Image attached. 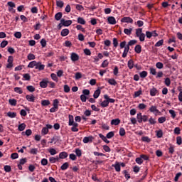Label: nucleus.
<instances>
[{"mask_svg": "<svg viewBox=\"0 0 182 182\" xmlns=\"http://www.w3.org/2000/svg\"><path fill=\"white\" fill-rule=\"evenodd\" d=\"M163 43H164V40H159L158 42L156 43L155 46L156 48H159L160 46H162Z\"/></svg>", "mask_w": 182, "mask_h": 182, "instance_id": "45", "label": "nucleus"}, {"mask_svg": "<svg viewBox=\"0 0 182 182\" xmlns=\"http://www.w3.org/2000/svg\"><path fill=\"white\" fill-rule=\"evenodd\" d=\"M158 122L160 124H163L164 123V122H166V117H161L158 119Z\"/></svg>", "mask_w": 182, "mask_h": 182, "instance_id": "62", "label": "nucleus"}, {"mask_svg": "<svg viewBox=\"0 0 182 182\" xmlns=\"http://www.w3.org/2000/svg\"><path fill=\"white\" fill-rule=\"evenodd\" d=\"M136 43H137L136 40H131L128 42L127 46L130 48V46H133V45H136Z\"/></svg>", "mask_w": 182, "mask_h": 182, "instance_id": "41", "label": "nucleus"}, {"mask_svg": "<svg viewBox=\"0 0 182 182\" xmlns=\"http://www.w3.org/2000/svg\"><path fill=\"white\" fill-rule=\"evenodd\" d=\"M11 170H12V168H11V166L9 165L4 166V171H6V173H10Z\"/></svg>", "mask_w": 182, "mask_h": 182, "instance_id": "57", "label": "nucleus"}, {"mask_svg": "<svg viewBox=\"0 0 182 182\" xmlns=\"http://www.w3.org/2000/svg\"><path fill=\"white\" fill-rule=\"evenodd\" d=\"M36 69H37L38 70H39L40 72L41 70H45V65L42 64L41 62H38L37 63V65L36 67Z\"/></svg>", "mask_w": 182, "mask_h": 182, "instance_id": "7", "label": "nucleus"}, {"mask_svg": "<svg viewBox=\"0 0 182 182\" xmlns=\"http://www.w3.org/2000/svg\"><path fill=\"white\" fill-rule=\"evenodd\" d=\"M129 50H130V47H129V46L124 47V50L122 53V58H127V53H129Z\"/></svg>", "mask_w": 182, "mask_h": 182, "instance_id": "12", "label": "nucleus"}, {"mask_svg": "<svg viewBox=\"0 0 182 182\" xmlns=\"http://www.w3.org/2000/svg\"><path fill=\"white\" fill-rule=\"evenodd\" d=\"M147 74H148L147 71H142V72L139 73V76L142 79H144L145 77H147Z\"/></svg>", "mask_w": 182, "mask_h": 182, "instance_id": "43", "label": "nucleus"}, {"mask_svg": "<svg viewBox=\"0 0 182 182\" xmlns=\"http://www.w3.org/2000/svg\"><path fill=\"white\" fill-rule=\"evenodd\" d=\"M48 152L51 156H55V154H58V151H56V149L53 148L48 149Z\"/></svg>", "mask_w": 182, "mask_h": 182, "instance_id": "40", "label": "nucleus"}, {"mask_svg": "<svg viewBox=\"0 0 182 182\" xmlns=\"http://www.w3.org/2000/svg\"><path fill=\"white\" fill-rule=\"evenodd\" d=\"M18 129L19 132H23V130H25V129H26V124L25 123H22L18 125Z\"/></svg>", "mask_w": 182, "mask_h": 182, "instance_id": "27", "label": "nucleus"}, {"mask_svg": "<svg viewBox=\"0 0 182 182\" xmlns=\"http://www.w3.org/2000/svg\"><path fill=\"white\" fill-rule=\"evenodd\" d=\"M146 107H147V105H146V104H144V103H140L137 106V108L139 110H144V109H146Z\"/></svg>", "mask_w": 182, "mask_h": 182, "instance_id": "26", "label": "nucleus"}, {"mask_svg": "<svg viewBox=\"0 0 182 182\" xmlns=\"http://www.w3.org/2000/svg\"><path fill=\"white\" fill-rule=\"evenodd\" d=\"M75 9H77V11H85V8L80 4H76Z\"/></svg>", "mask_w": 182, "mask_h": 182, "instance_id": "48", "label": "nucleus"}, {"mask_svg": "<svg viewBox=\"0 0 182 182\" xmlns=\"http://www.w3.org/2000/svg\"><path fill=\"white\" fill-rule=\"evenodd\" d=\"M120 119L117 118L111 120V125L112 126H119L120 124Z\"/></svg>", "mask_w": 182, "mask_h": 182, "instance_id": "10", "label": "nucleus"}, {"mask_svg": "<svg viewBox=\"0 0 182 182\" xmlns=\"http://www.w3.org/2000/svg\"><path fill=\"white\" fill-rule=\"evenodd\" d=\"M77 23H80V25H86V21L83 17H78L77 18Z\"/></svg>", "mask_w": 182, "mask_h": 182, "instance_id": "16", "label": "nucleus"}, {"mask_svg": "<svg viewBox=\"0 0 182 182\" xmlns=\"http://www.w3.org/2000/svg\"><path fill=\"white\" fill-rule=\"evenodd\" d=\"M36 57H35V55L32 53H29L27 56V59L28 60H34V59H36Z\"/></svg>", "mask_w": 182, "mask_h": 182, "instance_id": "52", "label": "nucleus"}, {"mask_svg": "<svg viewBox=\"0 0 182 182\" xmlns=\"http://www.w3.org/2000/svg\"><path fill=\"white\" fill-rule=\"evenodd\" d=\"M23 77L24 80H31V75L29 73L23 74Z\"/></svg>", "mask_w": 182, "mask_h": 182, "instance_id": "46", "label": "nucleus"}, {"mask_svg": "<svg viewBox=\"0 0 182 182\" xmlns=\"http://www.w3.org/2000/svg\"><path fill=\"white\" fill-rule=\"evenodd\" d=\"M119 136H121L122 137H123V136H126V130L124 129V128H120L119 129Z\"/></svg>", "mask_w": 182, "mask_h": 182, "instance_id": "44", "label": "nucleus"}, {"mask_svg": "<svg viewBox=\"0 0 182 182\" xmlns=\"http://www.w3.org/2000/svg\"><path fill=\"white\" fill-rule=\"evenodd\" d=\"M107 21H108V23H109V25H116L117 23L116 18H114V16H109L107 18Z\"/></svg>", "mask_w": 182, "mask_h": 182, "instance_id": "8", "label": "nucleus"}, {"mask_svg": "<svg viewBox=\"0 0 182 182\" xmlns=\"http://www.w3.org/2000/svg\"><path fill=\"white\" fill-rule=\"evenodd\" d=\"M68 119H69L68 125L73 126V123H75V119L73 118V115L70 114L68 116Z\"/></svg>", "mask_w": 182, "mask_h": 182, "instance_id": "20", "label": "nucleus"}, {"mask_svg": "<svg viewBox=\"0 0 182 182\" xmlns=\"http://www.w3.org/2000/svg\"><path fill=\"white\" fill-rule=\"evenodd\" d=\"M7 116L11 119H15L16 117V112H7Z\"/></svg>", "mask_w": 182, "mask_h": 182, "instance_id": "31", "label": "nucleus"}, {"mask_svg": "<svg viewBox=\"0 0 182 182\" xmlns=\"http://www.w3.org/2000/svg\"><path fill=\"white\" fill-rule=\"evenodd\" d=\"M121 22L124 23H133V18L131 17H124L121 19Z\"/></svg>", "mask_w": 182, "mask_h": 182, "instance_id": "3", "label": "nucleus"}, {"mask_svg": "<svg viewBox=\"0 0 182 182\" xmlns=\"http://www.w3.org/2000/svg\"><path fill=\"white\" fill-rule=\"evenodd\" d=\"M168 153L170 154H174V146L170 145V147L168 148Z\"/></svg>", "mask_w": 182, "mask_h": 182, "instance_id": "61", "label": "nucleus"}, {"mask_svg": "<svg viewBox=\"0 0 182 182\" xmlns=\"http://www.w3.org/2000/svg\"><path fill=\"white\" fill-rule=\"evenodd\" d=\"M156 67L157 69H163V68H164V65L161 62H158L156 64Z\"/></svg>", "mask_w": 182, "mask_h": 182, "instance_id": "49", "label": "nucleus"}, {"mask_svg": "<svg viewBox=\"0 0 182 182\" xmlns=\"http://www.w3.org/2000/svg\"><path fill=\"white\" fill-rule=\"evenodd\" d=\"M14 92H16V93H18V95H22V93H23V90L19 87H14Z\"/></svg>", "mask_w": 182, "mask_h": 182, "instance_id": "32", "label": "nucleus"}, {"mask_svg": "<svg viewBox=\"0 0 182 182\" xmlns=\"http://www.w3.org/2000/svg\"><path fill=\"white\" fill-rule=\"evenodd\" d=\"M134 51L136 53H141V45H136L134 48Z\"/></svg>", "mask_w": 182, "mask_h": 182, "instance_id": "25", "label": "nucleus"}, {"mask_svg": "<svg viewBox=\"0 0 182 182\" xmlns=\"http://www.w3.org/2000/svg\"><path fill=\"white\" fill-rule=\"evenodd\" d=\"M53 107H55V109H59V100L58 99H55L53 100Z\"/></svg>", "mask_w": 182, "mask_h": 182, "instance_id": "29", "label": "nucleus"}, {"mask_svg": "<svg viewBox=\"0 0 182 182\" xmlns=\"http://www.w3.org/2000/svg\"><path fill=\"white\" fill-rule=\"evenodd\" d=\"M69 168V163L65 162L61 166L60 169L63 171L68 170Z\"/></svg>", "mask_w": 182, "mask_h": 182, "instance_id": "28", "label": "nucleus"}, {"mask_svg": "<svg viewBox=\"0 0 182 182\" xmlns=\"http://www.w3.org/2000/svg\"><path fill=\"white\" fill-rule=\"evenodd\" d=\"M112 167L114 168L115 171L119 172L121 170L120 164H119V162H116L115 164H113Z\"/></svg>", "mask_w": 182, "mask_h": 182, "instance_id": "22", "label": "nucleus"}, {"mask_svg": "<svg viewBox=\"0 0 182 182\" xmlns=\"http://www.w3.org/2000/svg\"><path fill=\"white\" fill-rule=\"evenodd\" d=\"M50 105V101L49 100H43L41 101L42 106H49Z\"/></svg>", "mask_w": 182, "mask_h": 182, "instance_id": "36", "label": "nucleus"}, {"mask_svg": "<svg viewBox=\"0 0 182 182\" xmlns=\"http://www.w3.org/2000/svg\"><path fill=\"white\" fill-rule=\"evenodd\" d=\"M107 139H112V137H114V132H109L107 134L106 136Z\"/></svg>", "mask_w": 182, "mask_h": 182, "instance_id": "51", "label": "nucleus"}, {"mask_svg": "<svg viewBox=\"0 0 182 182\" xmlns=\"http://www.w3.org/2000/svg\"><path fill=\"white\" fill-rule=\"evenodd\" d=\"M69 33H70L69 29L64 28L61 31L60 35H61V36L65 37V36H68V35H69Z\"/></svg>", "mask_w": 182, "mask_h": 182, "instance_id": "14", "label": "nucleus"}, {"mask_svg": "<svg viewBox=\"0 0 182 182\" xmlns=\"http://www.w3.org/2000/svg\"><path fill=\"white\" fill-rule=\"evenodd\" d=\"M149 112L154 113L155 116H161V112L157 109L156 105H151L149 108Z\"/></svg>", "mask_w": 182, "mask_h": 182, "instance_id": "1", "label": "nucleus"}, {"mask_svg": "<svg viewBox=\"0 0 182 182\" xmlns=\"http://www.w3.org/2000/svg\"><path fill=\"white\" fill-rule=\"evenodd\" d=\"M137 38H139L140 42H144V39H146V34H144V33L142 34H141L139 36H138Z\"/></svg>", "mask_w": 182, "mask_h": 182, "instance_id": "53", "label": "nucleus"}, {"mask_svg": "<svg viewBox=\"0 0 182 182\" xmlns=\"http://www.w3.org/2000/svg\"><path fill=\"white\" fill-rule=\"evenodd\" d=\"M108 66H109V61H107V60H105L101 65V68H107Z\"/></svg>", "mask_w": 182, "mask_h": 182, "instance_id": "54", "label": "nucleus"}, {"mask_svg": "<svg viewBox=\"0 0 182 182\" xmlns=\"http://www.w3.org/2000/svg\"><path fill=\"white\" fill-rule=\"evenodd\" d=\"M60 21H61L63 26H66V27L70 26V25H72V23H73L72 20H65V18H61Z\"/></svg>", "mask_w": 182, "mask_h": 182, "instance_id": "4", "label": "nucleus"}, {"mask_svg": "<svg viewBox=\"0 0 182 182\" xmlns=\"http://www.w3.org/2000/svg\"><path fill=\"white\" fill-rule=\"evenodd\" d=\"M104 99H105V100H108V103H114L116 102V100L110 98L107 95H104Z\"/></svg>", "mask_w": 182, "mask_h": 182, "instance_id": "13", "label": "nucleus"}, {"mask_svg": "<svg viewBox=\"0 0 182 182\" xmlns=\"http://www.w3.org/2000/svg\"><path fill=\"white\" fill-rule=\"evenodd\" d=\"M26 134L28 137L32 134V130L31 129H26L25 132H22V134Z\"/></svg>", "mask_w": 182, "mask_h": 182, "instance_id": "55", "label": "nucleus"}, {"mask_svg": "<svg viewBox=\"0 0 182 182\" xmlns=\"http://www.w3.org/2000/svg\"><path fill=\"white\" fill-rule=\"evenodd\" d=\"M164 83L166 86H170V85H171V80L168 77H166L165 79Z\"/></svg>", "mask_w": 182, "mask_h": 182, "instance_id": "60", "label": "nucleus"}, {"mask_svg": "<svg viewBox=\"0 0 182 182\" xmlns=\"http://www.w3.org/2000/svg\"><path fill=\"white\" fill-rule=\"evenodd\" d=\"M101 107H107L109 106V101L107 100H104L100 104Z\"/></svg>", "mask_w": 182, "mask_h": 182, "instance_id": "37", "label": "nucleus"}, {"mask_svg": "<svg viewBox=\"0 0 182 182\" xmlns=\"http://www.w3.org/2000/svg\"><path fill=\"white\" fill-rule=\"evenodd\" d=\"M56 5L58 8H63V5H65V3H63L62 0H57Z\"/></svg>", "mask_w": 182, "mask_h": 182, "instance_id": "34", "label": "nucleus"}, {"mask_svg": "<svg viewBox=\"0 0 182 182\" xmlns=\"http://www.w3.org/2000/svg\"><path fill=\"white\" fill-rule=\"evenodd\" d=\"M101 93H102V90L100 89V87H98L97 90L94 92V94H93L94 99H97L100 96Z\"/></svg>", "mask_w": 182, "mask_h": 182, "instance_id": "6", "label": "nucleus"}, {"mask_svg": "<svg viewBox=\"0 0 182 182\" xmlns=\"http://www.w3.org/2000/svg\"><path fill=\"white\" fill-rule=\"evenodd\" d=\"M155 133H156V136L158 139H161L163 137V130L159 129L158 131H156Z\"/></svg>", "mask_w": 182, "mask_h": 182, "instance_id": "33", "label": "nucleus"}, {"mask_svg": "<svg viewBox=\"0 0 182 182\" xmlns=\"http://www.w3.org/2000/svg\"><path fill=\"white\" fill-rule=\"evenodd\" d=\"M82 141L85 144L92 143V141H93V136H85V137H84Z\"/></svg>", "mask_w": 182, "mask_h": 182, "instance_id": "9", "label": "nucleus"}, {"mask_svg": "<svg viewBox=\"0 0 182 182\" xmlns=\"http://www.w3.org/2000/svg\"><path fill=\"white\" fill-rule=\"evenodd\" d=\"M132 32H133V28H132L124 29V33H125V35H127L128 36H130V35H132Z\"/></svg>", "mask_w": 182, "mask_h": 182, "instance_id": "19", "label": "nucleus"}, {"mask_svg": "<svg viewBox=\"0 0 182 182\" xmlns=\"http://www.w3.org/2000/svg\"><path fill=\"white\" fill-rule=\"evenodd\" d=\"M41 165L42 166H48V159H45V158L41 159Z\"/></svg>", "mask_w": 182, "mask_h": 182, "instance_id": "64", "label": "nucleus"}, {"mask_svg": "<svg viewBox=\"0 0 182 182\" xmlns=\"http://www.w3.org/2000/svg\"><path fill=\"white\" fill-rule=\"evenodd\" d=\"M136 119H137L139 123H141V120L143 119V115H141V112L137 114Z\"/></svg>", "mask_w": 182, "mask_h": 182, "instance_id": "50", "label": "nucleus"}, {"mask_svg": "<svg viewBox=\"0 0 182 182\" xmlns=\"http://www.w3.org/2000/svg\"><path fill=\"white\" fill-rule=\"evenodd\" d=\"M59 139L60 137L58 136H55L51 139V141H50V143H53V141H55V144H56V143H58V141H59Z\"/></svg>", "mask_w": 182, "mask_h": 182, "instance_id": "38", "label": "nucleus"}, {"mask_svg": "<svg viewBox=\"0 0 182 182\" xmlns=\"http://www.w3.org/2000/svg\"><path fill=\"white\" fill-rule=\"evenodd\" d=\"M176 144H178V146H181V144H182L181 136H177L176 137Z\"/></svg>", "mask_w": 182, "mask_h": 182, "instance_id": "59", "label": "nucleus"}, {"mask_svg": "<svg viewBox=\"0 0 182 182\" xmlns=\"http://www.w3.org/2000/svg\"><path fill=\"white\" fill-rule=\"evenodd\" d=\"M107 82L109 84H110L112 86H116V85H117V82H116V80L111 78V79H108Z\"/></svg>", "mask_w": 182, "mask_h": 182, "instance_id": "24", "label": "nucleus"}, {"mask_svg": "<svg viewBox=\"0 0 182 182\" xmlns=\"http://www.w3.org/2000/svg\"><path fill=\"white\" fill-rule=\"evenodd\" d=\"M129 69H133L134 68V62L133 60H129L127 63Z\"/></svg>", "mask_w": 182, "mask_h": 182, "instance_id": "30", "label": "nucleus"}, {"mask_svg": "<svg viewBox=\"0 0 182 182\" xmlns=\"http://www.w3.org/2000/svg\"><path fill=\"white\" fill-rule=\"evenodd\" d=\"M99 137H100V139H102V140H103L105 143H107V144H109V143H110V141L107 140V137L105 136V135L99 134Z\"/></svg>", "mask_w": 182, "mask_h": 182, "instance_id": "23", "label": "nucleus"}, {"mask_svg": "<svg viewBox=\"0 0 182 182\" xmlns=\"http://www.w3.org/2000/svg\"><path fill=\"white\" fill-rule=\"evenodd\" d=\"M70 59L73 62H77V60H79V55H77L76 53H72Z\"/></svg>", "mask_w": 182, "mask_h": 182, "instance_id": "5", "label": "nucleus"}, {"mask_svg": "<svg viewBox=\"0 0 182 182\" xmlns=\"http://www.w3.org/2000/svg\"><path fill=\"white\" fill-rule=\"evenodd\" d=\"M68 156V152L63 151L59 154V159H67Z\"/></svg>", "mask_w": 182, "mask_h": 182, "instance_id": "21", "label": "nucleus"}, {"mask_svg": "<svg viewBox=\"0 0 182 182\" xmlns=\"http://www.w3.org/2000/svg\"><path fill=\"white\" fill-rule=\"evenodd\" d=\"M26 89H27V90H28V92H31V93L33 92H35V88H34V87L32 86V85H28V86H27V87H26Z\"/></svg>", "mask_w": 182, "mask_h": 182, "instance_id": "58", "label": "nucleus"}, {"mask_svg": "<svg viewBox=\"0 0 182 182\" xmlns=\"http://www.w3.org/2000/svg\"><path fill=\"white\" fill-rule=\"evenodd\" d=\"M143 91H141V89H140L138 91H136L134 95V97H139L141 95H142Z\"/></svg>", "mask_w": 182, "mask_h": 182, "instance_id": "47", "label": "nucleus"}, {"mask_svg": "<svg viewBox=\"0 0 182 182\" xmlns=\"http://www.w3.org/2000/svg\"><path fill=\"white\" fill-rule=\"evenodd\" d=\"M37 65H38V62H36L35 60L34 61H31L28 65V68H31V69H33V68H35V69H36Z\"/></svg>", "mask_w": 182, "mask_h": 182, "instance_id": "15", "label": "nucleus"}, {"mask_svg": "<svg viewBox=\"0 0 182 182\" xmlns=\"http://www.w3.org/2000/svg\"><path fill=\"white\" fill-rule=\"evenodd\" d=\"M26 99L28 102H31L32 103L35 102V97L33 95H27Z\"/></svg>", "mask_w": 182, "mask_h": 182, "instance_id": "11", "label": "nucleus"}, {"mask_svg": "<svg viewBox=\"0 0 182 182\" xmlns=\"http://www.w3.org/2000/svg\"><path fill=\"white\" fill-rule=\"evenodd\" d=\"M50 77L53 79V80H54V82H59V79L58 78V75H56V74L51 73Z\"/></svg>", "mask_w": 182, "mask_h": 182, "instance_id": "42", "label": "nucleus"}, {"mask_svg": "<svg viewBox=\"0 0 182 182\" xmlns=\"http://www.w3.org/2000/svg\"><path fill=\"white\" fill-rule=\"evenodd\" d=\"M9 103L11 106H16V100H15V99H10L9 100Z\"/></svg>", "mask_w": 182, "mask_h": 182, "instance_id": "56", "label": "nucleus"}, {"mask_svg": "<svg viewBox=\"0 0 182 182\" xmlns=\"http://www.w3.org/2000/svg\"><path fill=\"white\" fill-rule=\"evenodd\" d=\"M49 83V80L48 78L42 80V81L40 82V86L42 87V89H46V87H48V84Z\"/></svg>", "mask_w": 182, "mask_h": 182, "instance_id": "2", "label": "nucleus"}, {"mask_svg": "<svg viewBox=\"0 0 182 182\" xmlns=\"http://www.w3.org/2000/svg\"><path fill=\"white\" fill-rule=\"evenodd\" d=\"M122 174H124L125 178H127V180H129V178H130V174L129 173V172L127 171V170H124L122 171Z\"/></svg>", "mask_w": 182, "mask_h": 182, "instance_id": "39", "label": "nucleus"}, {"mask_svg": "<svg viewBox=\"0 0 182 182\" xmlns=\"http://www.w3.org/2000/svg\"><path fill=\"white\" fill-rule=\"evenodd\" d=\"M141 34H143V28H136V33L135 35L136 37L141 36Z\"/></svg>", "mask_w": 182, "mask_h": 182, "instance_id": "35", "label": "nucleus"}, {"mask_svg": "<svg viewBox=\"0 0 182 182\" xmlns=\"http://www.w3.org/2000/svg\"><path fill=\"white\" fill-rule=\"evenodd\" d=\"M159 93V90L156 87H153L150 90L151 96H156Z\"/></svg>", "mask_w": 182, "mask_h": 182, "instance_id": "17", "label": "nucleus"}, {"mask_svg": "<svg viewBox=\"0 0 182 182\" xmlns=\"http://www.w3.org/2000/svg\"><path fill=\"white\" fill-rule=\"evenodd\" d=\"M7 45H8V41H3L1 43V44H0V46H1V48H5L6 46H7Z\"/></svg>", "mask_w": 182, "mask_h": 182, "instance_id": "63", "label": "nucleus"}, {"mask_svg": "<svg viewBox=\"0 0 182 182\" xmlns=\"http://www.w3.org/2000/svg\"><path fill=\"white\" fill-rule=\"evenodd\" d=\"M62 16H63V14L62 12H58L55 15V21H61Z\"/></svg>", "mask_w": 182, "mask_h": 182, "instance_id": "18", "label": "nucleus"}]
</instances>
